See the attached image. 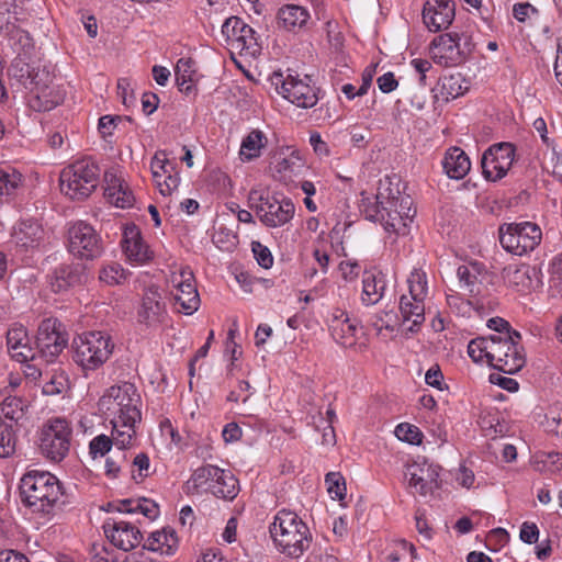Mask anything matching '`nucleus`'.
I'll use <instances>...</instances> for the list:
<instances>
[{
	"label": "nucleus",
	"mask_w": 562,
	"mask_h": 562,
	"mask_svg": "<svg viewBox=\"0 0 562 562\" xmlns=\"http://www.w3.org/2000/svg\"><path fill=\"white\" fill-rule=\"evenodd\" d=\"M98 408L112 426L114 446L132 448L142 422V397L136 386L130 382L112 385L100 397Z\"/></svg>",
	"instance_id": "nucleus-1"
},
{
	"label": "nucleus",
	"mask_w": 562,
	"mask_h": 562,
	"mask_svg": "<svg viewBox=\"0 0 562 562\" xmlns=\"http://www.w3.org/2000/svg\"><path fill=\"white\" fill-rule=\"evenodd\" d=\"M19 490L23 505L45 521L50 520L65 504L61 483L47 471H27L20 480Z\"/></svg>",
	"instance_id": "nucleus-2"
},
{
	"label": "nucleus",
	"mask_w": 562,
	"mask_h": 562,
	"mask_svg": "<svg viewBox=\"0 0 562 562\" xmlns=\"http://www.w3.org/2000/svg\"><path fill=\"white\" fill-rule=\"evenodd\" d=\"M375 199L374 214H368L367 217L380 221L387 232L406 235L416 214V210L412 206V198L402 195L397 188L395 190L387 188L384 191L380 189Z\"/></svg>",
	"instance_id": "nucleus-3"
},
{
	"label": "nucleus",
	"mask_w": 562,
	"mask_h": 562,
	"mask_svg": "<svg viewBox=\"0 0 562 562\" xmlns=\"http://www.w3.org/2000/svg\"><path fill=\"white\" fill-rule=\"evenodd\" d=\"M269 531L277 548L291 559H300L312 542L307 525L288 509L278 512Z\"/></svg>",
	"instance_id": "nucleus-4"
},
{
	"label": "nucleus",
	"mask_w": 562,
	"mask_h": 562,
	"mask_svg": "<svg viewBox=\"0 0 562 562\" xmlns=\"http://www.w3.org/2000/svg\"><path fill=\"white\" fill-rule=\"evenodd\" d=\"M114 342L104 331H86L72 339L71 351L74 362L87 376L103 367L111 358Z\"/></svg>",
	"instance_id": "nucleus-5"
},
{
	"label": "nucleus",
	"mask_w": 562,
	"mask_h": 562,
	"mask_svg": "<svg viewBox=\"0 0 562 562\" xmlns=\"http://www.w3.org/2000/svg\"><path fill=\"white\" fill-rule=\"evenodd\" d=\"M271 83L278 94L301 109L314 108L319 100V88L308 75H300L290 69L274 71Z\"/></svg>",
	"instance_id": "nucleus-6"
},
{
	"label": "nucleus",
	"mask_w": 562,
	"mask_h": 562,
	"mask_svg": "<svg viewBox=\"0 0 562 562\" xmlns=\"http://www.w3.org/2000/svg\"><path fill=\"white\" fill-rule=\"evenodd\" d=\"M99 179V166L91 158L79 159L63 169L60 190L71 200H83L97 189Z\"/></svg>",
	"instance_id": "nucleus-7"
},
{
	"label": "nucleus",
	"mask_w": 562,
	"mask_h": 562,
	"mask_svg": "<svg viewBox=\"0 0 562 562\" xmlns=\"http://www.w3.org/2000/svg\"><path fill=\"white\" fill-rule=\"evenodd\" d=\"M520 341L519 331H508L505 336L491 335L488 364L507 374L518 372L526 362Z\"/></svg>",
	"instance_id": "nucleus-8"
},
{
	"label": "nucleus",
	"mask_w": 562,
	"mask_h": 562,
	"mask_svg": "<svg viewBox=\"0 0 562 562\" xmlns=\"http://www.w3.org/2000/svg\"><path fill=\"white\" fill-rule=\"evenodd\" d=\"M249 201L260 222L267 227H280L289 223L295 213L294 203L286 198L279 199L268 191L252 189Z\"/></svg>",
	"instance_id": "nucleus-9"
},
{
	"label": "nucleus",
	"mask_w": 562,
	"mask_h": 562,
	"mask_svg": "<svg viewBox=\"0 0 562 562\" xmlns=\"http://www.w3.org/2000/svg\"><path fill=\"white\" fill-rule=\"evenodd\" d=\"M498 235L502 247L516 256L535 250L542 240L540 226L532 222L503 224L498 228Z\"/></svg>",
	"instance_id": "nucleus-10"
},
{
	"label": "nucleus",
	"mask_w": 562,
	"mask_h": 562,
	"mask_svg": "<svg viewBox=\"0 0 562 562\" xmlns=\"http://www.w3.org/2000/svg\"><path fill=\"white\" fill-rule=\"evenodd\" d=\"M72 428L68 420L60 417L48 419L40 432V450L47 459L60 462L70 449Z\"/></svg>",
	"instance_id": "nucleus-11"
},
{
	"label": "nucleus",
	"mask_w": 562,
	"mask_h": 562,
	"mask_svg": "<svg viewBox=\"0 0 562 562\" xmlns=\"http://www.w3.org/2000/svg\"><path fill=\"white\" fill-rule=\"evenodd\" d=\"M222 35L233 52L245 57H257L261 46L252 27L238 16H231L222 25Z\"/></svg>",
	"instance_id": "nucleus-12"
},
{
	"label": "nucleus",
	"mask_w": 562,
	"mask_h": 562,
	"mask_svg": "<svg viewBox=\"0 0 562 562\" xmlns=\"http://www.w3.org/2000/svg\"><path fill=\"white\" fill-rule=\"evenodd\" d=\"M61 324L55 318H46L38 326L35 352L38 363H52L67 346V335L60 329Z\"/></svg>",
	"instance_id": "nucleus-13"
},
{
	"label": "nucleus",
	"mask_w": 562,
	"mask_h": 562,
	"mask_svg": "<svg viewBox=\"0 0 562 562\" xmlns=\"http://www.w3.org/2000/svg\"><path fill=\"white\" fill-rule=\"evenodd\" d=\"M68 249L75 257L86 260L95 259L103 252L100 235L85 221H77L69 225Z\"/></svg>",
	"instance_id": "nucleus-14"
},
{
	"label": "nucleus",
	"mask_w": 562,
	"mask_h": 562,
	"mask_svg": "<svg viewBox=\"0 0 562 562\" xmlns=\"http://www.w3.org/2000/svg\"><path fill=\"white\" fill-rule=\"evenodd\" d=\"M458 33H443L429 44V57L438 66L456 67L467 60V53L460 46Z\"/></svg>",
	"instance_id": "nucleus-15"
},
{
	"label": "nucleus",
	"mask_w": 562,
	"mask_h": 562,
	"mask_svg": "<svg viewBox=\"0 0 562 562\" xmlns=\"http://www.w3.org/2000/svg\"><path fill=\"white\" fill-rule=\"evenodd\" d=\"M175 291L172 292L175 307L178 312L192 315L200 307V296L190 268H181L171 277Z\"/></svg>",
	"instance_id": "nucleus-16"
},
{
	"label": "nucleus",
	"mask_w": 562,
	"mask_h": 562,
	"mask_svg": "<svg viewBox=\"0 0 562 562\" xmlns=\"http://www.w3.org/2000/svg\"><path fill=\"white\" fill-rule=\"evenodd\" d=\"M515 160V146L510 143H498L484 151L482 172L486 180L497 181L504 178Z\"/></svg>",
	"instance_id": "nucleus-17"
},
{
	"label": "nucleus",
	"mask_w": 562,
	"mask_h": 562,
	"mask_svg": "<svg viewBox=\"0 0 562 562\" xmlns=\"http://www.w3.org/2000/svg\"><path fill=\"white\" fill-rule=\"evenodd\" d=\"M167 317V307L158 288L150 286L145 290L136 312L137 323L146 328L156 329Z\"/></svg>",
	"instance_id": "nucleus-18"
},
{
	"label": "nucleus",
	"mask_w": 562,
	"mask_h": 562,
	"mask_svg": "<svg viewBox=\"0 0 562 562\" xmlns=\"http://www.w3.org/2000/svg\"><path fill=\"white\" fill-rule=\"evenodd\" d=\"M405 477L408 482V487L413 490V493H417L422 496H427L435 490L439 488V473L437 468L427 462H414L408 464Z\"/></svg>",
	"instance_id": "nucleus-19"
},
{
	"label": "nucleus",
	"mask_w": 562,
	"mask_h": 562,
	"mask_svg": "<svg viewBox=\"0 0 562 562\" xmlns=\"http://www.w3.org/2000/svg\"><path fill=\"white\" fill-rule=\"evenodd\" d=\"M456 16L453 0H427L423 7V21L434 33L447 30Z\"/></svg>",
	"instance_id": "nucleus-20"
},
{
	"label": "nucleus",
	"mask_w": 562,
	"mask_h": 562,
	"mask_svg": "<svg viewBox=\"0 0 562 562\" xmlns=\"http://www.w3.org/2000/svg\"><path fill=\"white\" fill-rule=\"evenodd\" d=\"M329 329L334 340L345 348H352L357 345L362 328L356 318H351L348 313L341 310H335L331 314Z\"/></svg>",
	"instance_id": "nucleus-21"
},
{
	"label": "nucleus",
	"mask_w": 562,
	"mask_h": 562,
	"mask_svg": "<svg viewBox=\"0 0 562 562\" xmlns=\"http://www.w3.org/2000/svg\"><path fill=\"white\" fill-rule=\"evenodd\" d=\"M103 530L111 543L125 552L136 548L143 539L139 529L124 520L108 519Z\"/></svg>",
	"instance_id": "nucleus-22"
},
{
	"label": "nucleus",
	"mask_w": 562,
	"mask_h": 562,
	"mask_svg": "<svg viewBox=\"0 0 562 562\" xmlns=\"http://www.w3.org/2000/svg\"><path fill=\"white\" fill-rule=\"evenodd\" d=\"M121 244L126 258L133 263L143 265L153 258V252L143 240L140 231L134 224L124 227Z\"/></svg>",
	"instance_id": "nucleus-23"
},
{
	"label": "nucleus",
	"mask_w": 562,
	"mask_h": 562,
	"mask_svg": "<svg viewBox=\"0 0 562 562\" xmlns=\"http://www.w3.org/2000/svg\"><path fill=\"white\" fill-rule=\"evenodd\" d=\"M12 238L20 248L38 249L46 241V232L37 221L22 220L14 226Z\"/></svg>",
	"instance_id": "nucleus-24"
},
{
	"label": "nucleus",
	"mask_w": 562,
	"mask_h": 562,
	"mask_svg": "<svg viewBox=\"0 0 562 562\" xmlns=\"http://www.w3.org/2000/svg\"><path fill=\"white\" fill-rule=\"evenodd\" d=\"M8 350L20 362L37 361L34 347L30 344L27 331L23 326L12 327L7 333Z\"/></svg>",
	"instance_id": "nucleus-25"
},
{
	"label": "nucleus",
	"mask_w": 562,
	"mask_h": 562,
	"mask_svg": "<svg viewBox=\"0 0 562 562\" xmlns=\"http://www.w3.org/2000/svg\"><path fill=\"white\" fill-rule=\"evenodd\" d=\"M104 178L106 182L104 190L106 200L116 207H131L135 202V198L127 182L112 172H106Z\"/></svg>",
	"instance_id": "nucleus-26"
},
{
	"label": "nucleus",
	"mask_w": 562,
	"mask_h": 562,
	"mask_svg": "<svg viewBox=\"0 0 562 562\" xmlns=\"http://www.w3.org/2000/svg\"><path fill=\"white\" fill-rule=\"evenodd\" d=\"M179 547V539L172 528H162L150 533L144 544V549L157 552L160 555H172Z\"/></svg>",
	"instance_id": "nucleus-27"
},
{
	"label": "nucleus",
	"mask_w": 562,
	"mask_h": 562,
	"mask_svg": "<svg viewBox=\"0 0 562 562\" xmlns=\"http://www.w3.org/2000/svg\"><path fill=\"white\" fill-rule=\"evenodd\" d=\"M239 491L237 477L229 470L218 468L217 475L210 483L209 492L217 498L233 501Z\"/></svg>",
	"instance_id": "nucleus-28"
},
{
	"label": "nucleus",
	"mask_w": 562,
	"mask_h": 562,
	"mask_svg": "<svg viewBox=\"0 0 562 562\" xmlns=\"http://www.w3.org/2000/svg\"><path fill=\"white\" fill-rule=\"evenodd\" d=\"M442 168L451 179L464 178L471 169L468 155L459 147L449 148L442 159Z\"/></svg>",
	"instance_id": "nucleus-29"
},
{
	"label": "nucleus",
	"mask_w": 562,
	"mask_h": 562,
	"mask_svg": "<svg viewBox=\"0 0 562 562\" xmlns=\"http://www.w3.org/2000/svg\"><path fill=\"white\" fill-rule=\"evenodd\" d=\"M386 289V281L381 272L366 271L362 277L361 300L366 305H374L381 301Z\"/></svg>",
	"instance_id": "nucleus-30"
},
{
	"label": "nucleus",
	"mask_w": 562,
	"mask_h": 562,
	"mask_svg": "<svg viewBox=\"0 0 562 562\" xmlns=\"http://www.w3.org/2000/svg\"><path fill=\"white\" fill-rule=\"evenodd\" d=\"M400 313L403 322H411L408 330L415 331L425 322V301L402 294L400 299Z\"/></svg>",
	"instance_id": "nucleus-31"
},
{
	"label": "nucleus",
	"mask_w": 562,
	"mask_h": 562,
	"mask_svg": "<svg viewBox=\"0 0 562 562\" xmlns=\"http://www.w3.org/2000/svg\"><path fill=\"white\" fill-rule=\"evenodd\" d=\"M485 266L477 261H470L461 265L457 269V277L462 289L469 293H477V284L482 282L486 274Z\"/></svg>",
	"instance_id": "nucleus-32"
},
{
	"label": "nucleus",
	"mask_w": 562,
	"mask_h": 562,
	"mask_svg": "<svg viewBox=\"0 0 562 562\" xmlns=\"http://www.w3.org/2000/svg\"><path fill=\"white\" fill-rule=\"evenodd\" d=\"M83 274L80 267L61 265L57 267L50 277L52 290L56 293L68 290L81 283Z\"/></svg>",
	"instance_id": "nucleus-33"
},
{
	"label": "nucleus",
	"mask_w": 562,
	"mask_h": 562,
	"mask_svg": "<svg viewBox=\"0 0 562 562\" xmlns=\"http://www.w3.org/2000/svg\"><path fill=\"white\" fill-rule=\"evenodd\" d=\"M278 23L288 31H295L306 24L310 19L308 11L296 4H285L278 11Z\"/></svg>",
	"instance_id": "nucleus-34"
},
{
	"label": "nucleus",
	"mask_w": 562,
	"mask_h": 562,
	"mask_svg": "<svg viewBox=\"0 0 562 562\" xmlns=\"http://www.w3.org/2000/svg\"><path fill=\"white\" fill-rule=\"evenodd\" d=\"M268 144L267 135L260 130H251L241 140L239 155L243 160L251 161L261 156Z\"/></svg>",
	"instance_id": "nucleus-35"
},
{
	"label": "nucleus",
	"mask_w": 562,
	"mask_h": 562,
	"mask_svg": "<svg viewBox=\"0 0 562 562\" xmlns=\"http://www.w3.org/2000/svg\"><path fill=\"white\" fill-rule=\"evenodd\" d=\"M304 162L299 153L292 150L289 155L279 154L273 164L274 171L280 176L281 180H291L301 173Z\"/></svg>",
	"instance_id": "nucleus-36"
},
{
	"label": "nucleus",
	"mask_w": 562,
	"mask_h": 562,
	"mask_svg": "<svg viewBox=\"0 0 562 562\" xmlns=\"http://www.w3.org/2000/svg\"><path fill=\"white\" fill-rule=\"evenodd\" d=\"M468 90L469 82L460 72L441 78L439 93L446 101L457 99L463 95Z\"/></svg>",
	"instance_id": "nucleus-37"
},
{
	"label": "nucleus",
	"mask_w": 562,
	"mask_h": 562,
	"mask_svg": "<svg viewBox=\"0 0 562 562\" xmlns=\"http://www.w3.org/2000/svg\"><path fill=\"white\" fill-rule=\"evenodd\" d=\"M194 61L191 58H180L177 61L175 69L177 86L187 95L191 94L194 90Z\"/></svg>",
	"instance_id": "nucleus-38"
},
{
	"label": "nucleus",
	"mask_w": 562,
	"mask_h": 562,
	"mask_svg": "<svg viewBox=\"0 0 562 562\" xmlns=\"http://www.w3.org/2000/svg\"><path fill=\"white\" fill-rule=\"evenodd\" d=\"M218 467L213 464H205L195 469L190 479L186 482L188 493L199 492L200 488L205 487L209 491L210 483H212L215 475H217Z\"/></svg>",
	"instance_id": "nucleus-39"
},
{
	"label": "nucleus",
	"mask_w": 562,
	"mask_h": 562,
	"mask_svg": "<svg viewBox=\"0 0 562 562\" xmlns=\"http://www.w3.org/2000/svg\"><path fill=\"white\" fill-rule=\"evenodd\" d=\"M407 295L426 301L429 294L428 278L424 270L414 268L407 277Z\"/></svg>",
	"instance_id": "nucleus-40"
},
{
	"label": "nucleus",
	"mask_w": 562,
	"mask_h": 562,
	"mask_svg": "<svg viewBox=\"0 0 562 562\" xmlns=\"http://www.w3.org/2000/svg\"><path fill=\"white\" fill-rule=\"evenodd\" d=\"M25 404L16 396H7L0 404V416L18 424L25 415Z\"/></svg>",
	"instance_id": "nucleus-41"
},
{
	"label": "nucleus",
	"mask_w": 562,
	"mask_h": 562,
	"mask_svg": "<svg viewBox=\"0 0 562 562\" xmlns=\"http://www.w3.org/2000/svg\"><path fill=\"white\" fill-rule=\"evenodd\" d=\"M16 436L12 424L0 420V458H8L15 451Z\"/></svg>",
	"instance_id": "nucleus-42"
},
{
	"label": "nucleus",
	"mask_w": 562,
	"mask_h": 562,
	"mask_svg": "<svg viewBox=\"0 0 562 562\" xmlns=\"http://www.w3.org/2000/svg\"><path fill=\"white\" fill-rule=\"evenodd\" d=\"M22 183V175L12 168L0 169V196L12 195Z\"/></svg>",
	"instance_id": "nucleus-43"
},
{
	"label": "nucleus",
	"mask_w": 562,
	"mask_h": 562,
	"mask_svg": "<svg viewBox=\"0 0 562 562\" xmlns=\"http://www.w3.org/2000/svg\"><path fill=\"white\" fill-rule=\"evenodd\" d=\"M418 559L415 547L406 540H395L390 547L387 560L390 562H400L401 560Z\"/></svg>",
	"instance_id": "nucleus-44"
},
{
	"label": "nucleus",
	"mask_w": 562,
	"mask_h": 562,
	"mask_svg": "<svg viewBox=\"0 0 562 562\" xmlns=\"http://www.w3.org/2000/svg\"><path fill=\"white\" fill-rule=\"evenodd\" d=\"M490 347L491 336L474 338L468 345V355L474 362L488 364Z\"/></svg>",
	"instance_id": "nucleus-45"
},
{
	"label": "nucleus",
	"mask_w": 562,
	"mask_h": 562,
	"mask_svg": "<svg viewBox=\"0 0 562 562\" xmlns=\"http://www.w3.org/2000/svg\"><path fill=\"white\" fill-rule=\"evenodd\" d=\"M535 272V269L529 266H521L515 268L505 269V276L507 281L515 285L520 286L522 289L528 288L531 284V273Z\"/></svg>",
	"instance_id": "nucleus-46"
},
{
	"label": "nucleus",
	"mask_w": 562,
	"mask_h": 562,
	"mask_svg": "<svg viewBox=\"0 0 562 562\" xmlns=\"http://www.w3.org/2000/svg\"><path fill=\"white\" fill-rule=\"evenodd\" d=\"M126 278V271L119 263H110L103 267L99 274V279L108 285L122 284Z\"/></svg>",
	"instance_id": "nucleus-47"
},
{
	"label": "nucleus",
	"mask_w": 562,
	"mask_h": 562,
	"mask_svg": "<svg viewBox=\"0 0 562 562\" xmlns=\"http://www.w3.org/2000/svg\"><path fill=\"white\" fill-rule=\"evenodd\" d=\"M327 492L333 499L342 501L346 496V483L339 472H329L325 476Z\"/></svg>",
	"instance_id": "nucleus-48"
},
{
	"label": "nucleus",
	"mask_w": 562,
	"mask_h": 562,
	"mask_svg": "<svg viewBox=\"0 0 562 562\" xmlns=\"http://www.w3.org/2000/svg\"><path fill=\"white\" fill-rule=\"evenodd\" d=\"M395 436L405 442H408L411 445H419L423 440V432L419 430L418 427L403 423L396 426Z\"/></svg>",
	"instance_id": "nucleus-49"
},
{
	"label": "nucleus",
	"mask_w": 562,
	"mask_h": 562,
	"mask_svg": "<svg viewBox=\"0 0 562 562\" xmlns=\"http://www.w3.org/2000/svg\"><path fill=\"white\" fill-rule=\"evenodd\" d=\"M126 448H117V453H114L105 460V474L111 477H116L121 468L127 462V454L124 452Z\"/></svg>",
	"instance_id": "nucleus-50"
},
{
	"label": "nucleus",
	"mask_w": 562,
	"mask_h": 562,
	"mask_svg": "<svg viewBox=\"0 0 562 562\" xmlns=\"http://www.w3.org/2000/svg\"><path fill=\"white\" fill-rule=\"evenodd\" d=\"M112 445H114L112 435L111 437L106 435H99L90 441V453L93 456V458H95L97 456L103 457L111 450Z\"/></svg>",
	"instance_id": "nucleus-51"
},
{
	"label": "nucleus",
	"mask_w": 562,
	"mask_h": 562,
	"mask_svg": "<svg viewBox=\"0 0 562 562\" xmlns=\"http://www.w3.org/2000/svg\"><path fill=\"white\" fill-rule=\"evenodd\" d=\"M251 249L258 265L265 269H269L273 265V257L268 247L260 241H252Z\"/></svg>",
	"instance_id": "nucleus-52"
},
{
	"label": "nucleus",
	"mask_w": 562,
	"mask_h": 562,
	"mask_svg": "<svg viewBox=\"0 0 562 562\" xmlns=\"http://www.w3.org/2000/svg\"><path fill=\"white\" fill-rule=\"evenodd\" d=\"M539 462L543 464V468L553 473H562V454L560 452H542L539 456Z\"/></svg>",
	"instance_id": "nucleus-53"
},
{
	"label": "nucleus",
	"mask_w": 562,
	"mask_h": 562,
	"mask_svg": "<svg viewBox=\"0 0 562 562\" xmlns=\"http://www.w3.org/2000/svg\"><path fill=\"white\" fill-rule=\"evenodd\" d=\"M173 164L168 159L167 153L165 150H157L151 158L150 161V170L151 173L157 171L158 173H161L162 170L167 172L173 171Z\"/></svg>",
	"instance_id": "nucleus-54"
},
{
	"label": "nucleus",
	"mask_w": 562,
	"mask_h": 562,
	"mask_svg": "<svg viewBox=\"0 0 562 562\" xmlns=\"http://www.w3.org/2000/svg\"><path fill=\"white\" fill-rule=\"evenodd\" d=\"M179 184H180V177H179L178 172L176 171V168H173L172 172L165 173L164 182H158V191L161 195L168 196L175 190L178 189Z\"/></svg>",
	"instance_id": "nucleus-55"
},
{
	"label": "nucleus",
	"mask_w": 562,
	"mask_h": 562,
	"mask_svg": "<svg viewBox=\"0 0 562 562\" xmlns=\"http://www.w3.org/2000/svg\"><path fill=\"white\" fill-rule=\"evenodd\" d=\"M539 11L529 2H519L513 7V15L518 22H526L533 15H538Z\"/></svg>",
	"instance_id": "nucleus-56"
},
{
	"label": "nucleus",
	"mask_w": 562,
	"mask_h": 562,
	"mask_svg": "<svg viewBox=\"0 0 562 562\" xmlns=\"http://www.w3.org/2000/svg\"><path fill=\"white\" fill-rule=\"evenodd\" d=\"M251 389L252 387L248 381H244V380L239 381L237 389L231 391L229 394L227 395V401H229V402L241 401L243 403H246L251 395V392H250Z\"/></svg>",
	"instance_id": "nucleus-57"
},
{
	"label": "nucleus",
	"mask_w": 562,
	"mask_h": 562,
	"mask_svg": "<svg viewBox=\"0 0 562 562\" xmlns=\"http://www.w3.org/2000/svg\"><path fill=\"white\" fill-rule=\"evenodd\" d=\"M411 66L419 74V85L426 87L428 85L426 74L432 69L431 63L427 59L414 58L411 60Z\"/></svg>",
	"instance_id": "nucleus-58"
},
{
	"label": "nucleus",
	"mask_w": 562,
	"mask_h": 562,
	"mask_svg": "<svg viewBox=\"0 0 562 562\" xmlns=\"http://www.w3.org/2000/svg\"><path fill=\"white\" fill-rule=\"evenodd\" d=\"M520 539L528 544L536 543L539 538V529L535 522H524L519 533Z\"/></svg>",
	"instance_id": "nucleus-59"
},
{
	"label": "nucleus",
	"mask_w": 562,
	"mask_h": 562,
	"mask_svg": "<svg viewBox=\"0 0 562 562\" xmlns=\"http://www.w3.org/2000/svg\"><path fill=\"white\" fill-rule=\"evenodd\" d=\"M137 513L144 515L150 520H154L159 515L158 505L148 498H139V505L137 507Z\"/></svg>",
	"instance_id": "nucleus-60"
},
{
	"label": "nucleus",
	"mask_w": 562,
	"mask_h": 562,
	"mask_svg": "<svg viewBox=\"0 0 562 562\" xmlns=\"http://www.w3.org/2000/svg\"><path fill=\"white\" fill-rule=\"evenodd\" d=\"M139 498H125L110 504L113 510L125 514H136Z\"/></svg>",
	"instance_id": "nucleus-61"
},
{
	"label": "nucleus",
	"mask_w": 562,
	"mask_h": 562,
	"mask_svg": "<svg viewBox=\"0 0 562 562\" xmlns=\"http://www.w3.org/2000/svg\"><path fill=\"white\" fill-rule=\"evenodd\" d=\"M442 380H443V375H442V372L439 368V366H432L431 368H429L425 374V382L432 386V387H436L440 391L443 390V383H442Z\"/></svg>",
	"instance_id": "nucleus-62"
},
{
	"label": "nucleus",
	"mask_w": 562,
	"mask_h": 562,
	"mask_svg": "<svg viewBox=\"0 0 562 562\" xmlns=\"http://www.w3.org/2000/svg\"><path fill=\"white\" fill-rule=\"evenodd\" d=\"M117 94L122 99L124 105L130 106L134 103L135 98L131 90L130 82L126 78H121L117 81Z\"/></svg>",
	"instance_id": "nucleus-63"
},
{
	"label": "nucleus",
	"mask_w": 562,
	"mask_h": 562,
	"mask_svg": "<svg viewBox=\"0 0 562 562\" xmlns=\"http://www.w3.org/2000/svg\"><path fill=\"white\" fill-rule=\"evenodd\" d=\"M376 82H378L379 89L383 93H390V92L394 91L398 86V82L395 79L394 74L391 71L385 72L382 76H380L378 78Z\"/></svg>",
	"instance_id": "nucleus-64"
}]
</instances>
